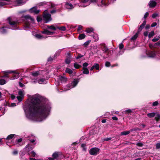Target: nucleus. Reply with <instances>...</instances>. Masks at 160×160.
<instances>
[{
  "label": "nucleus",
  "mask_w": 160,
  "mask_h": 160,
  "mask_svg": "<svg viewBox=\"0 0 160 160\" xmlns=\"http://www.w3.org/2000/svg\"><path fill=\"white\" fill-rule=\"evenodd\" d=\"M51 108V103L46 100H42L38 94L31 97L23 107L26 117L37 122L45 120L50 114Z\"/></svg>",
  "instance_id": "obj_1"
},
{
  "label": "nucleus",
  "mask_w": 160,
  "mask_h": 160,
  "mask_svg": "<svg viewBox=\"0 0 160 160\" xmlns=\"http://www.w3.org/2000/svg\"><path fill=\"white\" fill-rule=\"evenodd\" d=\"M25 19V25L24 27V30H28V28H30V22L33 23L34 20L33 18L29 15H27L24 17Z\"/></svg>",
  "instance_id": "obj_2"
},
{
  "label": "nucleus",
  "mask_w": 160,
  "mask_h": 160,
  "mask_svg": "<svg viewBox=\"0 0 160 160\" xmlns=\"http://www.w3.org/2000/svg\"><path fill=\"white\" fill-rule=\"evenodd\" d=\"M8 21L10 25V28L14 30H16L18 29L17 25L19 23L18 21L14 20L13 18L11 17L8 18Z\"/></svg>",
  "instance_id": "obj_3"
},
{
  "label": "nucleus",
  "mask_w": 160,
  "mask_h": 160,
  "mask_svg": "<svg viewBox=\"0 0 160 160\" xmlns=\"http://www.w3.org/2000/svg\"><path fill=\"white\" fill-rule=\"evenodd\" d=\"M107 0L105 2H103V0H90V2H89L90 3H97L98 6H107L109 4V3H107Z\"/></svg>",
  "instance_id": "obj_4"
},
{
  "label": "nucleus",
  "mask_w": 160,
  "mask_h": 160,
  "mask_svg": "<svg viewBox=\"0 0 160 160\" xmlns=\"http://www.w3.org/2000/svg\"><path fill=\"white\" fill-rule=\"evenodd\" d=\"M43 20L45 21V23L51 21L52 20L51 15L44 11L43 16Z\"/></svg>",
  "instance_id": "obj_5"
},
{
  "label": "nucleus",
  "mask_w": 160,
  "mask_h": 160,
  "mask_svg": "<svg viewBox=\"0 0 160 160\" xmlns=\"http://www.w3.org/2000/svg\"><path fill=\"white\" fill-rule=\"evenodd\" d=\"M4 73H13L15 74L14 75L12 78H11L12 79H14L18 78L19 77V73L17 72L16 71H3Z\"/></svg>",
  "instance_id": "obj_6"
},
{
  "label": "nucleus",
  "mask_w": 160,
  "mask_h": 160,
  "mask_svg": "<svg viewBox=\"0 0 160 160\" xmlns=\"http://www.w3.org/2000/svg\"><path fill=\"white\" fill-rule=\"evenodd\" d=\"M80 4L78 5L79 7H85L89 5L90 3L88 2L89 0H79Z\"/></svg>",
  "instance_id": "obj_7"
},
{
  "label": "nucleus",
  "mask_w": 160,
  "mask_h": 160,
  "mask_svg": "<svg viewBox=\"0 0 160 160\" xmlns=\"http://www.w3.org/2000/svg\"><path fill=\"white\" fill-rule=\"evenodd\" d=\"M78 81L77 80H74L71 84H69L68 85L67 88L68 89L65 90L64 91H66L69 90L70 88H72L75 87L78 83Z\"/></svg>",
  "instance_id": "obj_8"
},
{
  "label": "nucleus",
  "mask_w": 160,
  "mask_h": 160,
  "mask_svg": "<svg viewBox=\"0 0 160 160\" xmlns=\"http://www.w3.org/2000/svg\"><path fill=\"white\" fill-rule=\"evenodd\" d=\"M100 149L98 148H92L89 151V153L91 155H96L99 152Z\"/></svg>",
  "instance_id": "obj_9"
},
{
  "label": "nucleus",
  "mask_w": 160,
  "mask_h": 160,
  "mask_svg": "<svg viewBox=\"0 0 160 160\" xmlns=\"http://www.w3.org/2000/svg\"><path fill=\"white\" fill-rule=\"evenodd\" d=\"M18 94L20 96H17V98L19 102H21L23 97L24 94L23 92L22 91L20 90L18 91Z\"/></svg>",
  "instance_id": "obj_10"
},
{
  "label": "nucleus",
  "mask_w": 160,
  "mask_h": 160,
  "mask_svg": "<svg viewBox=\"0 0 160 160\" xmlns=\"http://www.w3.org/2000/svg\"><path fill=\"white\" fill-rule=\"evenodd\" d=\"M157 53L154 51H150L148 52L147 54L148 56L150 58H153L155 57Z\"/></svg>",
  "instance_id": "obj_11"
},
{
  "label": "nucleus",
  "mask_w": 160,
  "mask_h": 160,
  "mask_svg": "<svg viewBox=\"0 0 160 160\" xmlns=\"http://www.w3.org/2000/svg\"><path fill=\"white\" fill-rule=\"evenodd\" d=\"M29 11L31 13H33L34 14H36L40 12V10L37 9V7H34L31 8L30 9Z\"/></svg>",
  "instance_id": "obj_12"
},
{
  "label": "nucleus",
  "mask_w": 160,
  "mask_h": 160,
  "mask_svg": "<svg viewBox=\"0 0 160 160\" xmlns=\"http://www.w3.org/2000/svg\"><path fill=\"white\" fill-rule=\"evenodd\" d=\"M34 147V145H31V144H29L26 146L25 149H26V150L27 152H29L30 150L32 149Z\"/></svg>",
  "instance_id": "obj_13"
},
{
  "label": "nucleus",
  "mask_w": 160,
  "mask_h": 160,
  "mask_svg": "<svg viewBox=\"0 0 160 160\" xmlns=\"http://www.w3.org/2000/svg\"><path fill=\"white\" fill-rule=\"evenodd\" d=\"M8 28L7 27H3L0 28V33L2 34L6 33L7 32V28Z\"/></svg>",
  "instance_id": "obj_14"
},
{
  "label": "nucleus",
  "mask_w": 160,
  "mask_h": 160,
  "mask_svg": "<svg viewBox=\"0 0 160 160\" xmlns=\"http://www.w3.org/2000/svg\"><path fill=\"white\" fill-rule=\"evenodd\" d=\"M102 51L105 53H107V55L110 52V51L109 50L108 48L105 46H104L102 48Z\"/></svg>",
  "instance_id": "obj_15"
},
{
  "label": "nucleus",
  "mask_w": 160,
  "mask_h": 160,
  "mask_svg": "<svg viewBox=\"0 0 160 160\" xmlns=\"http://www.w3.org/2000/svg\"><path fill=\"white\" fill-rule=\"evenodd\" d=\"M65 7L67 9H72L75 6H73L71 3H66L65 5Z\"/></svg>",
  "instance_id": "obj_16"
},
{
  "label": "nucleus",
  "mask_w": 160,
  "mask_h": 160,
  "mask_svg": "<svg viewBox=\"0 0 160 160\" xmlns=\"http://www.w3.org/2000/svg\"><path fill=\"white\" fill-rule=\"evenodd\" d=\"M156 2L153 0H151L149 3V5L151 8L154 7L156 5Z\"/></svg>",
  "instance_id": "obj_17"
},
{
  "label": "nucleus",
  "mask_w": 160,
  "mask_h": 160,
  "mask_svg": "<svg viewBox=\"0 0 160 160\" xmlns=\"http://www.w3.org/2000/svg\"><path fill=\"white\" fill-rule=\"evenodd\" d=\"M42 33L43 34L50 35L54 33V32H50L47 29H45L42 31Z\"/></svg>",
  "instance_id": "obj_18"
},
{
  "label": "nucleus",
  "mask_w": 160,
  "mask_h": 160,
  "mask_svg": "<svg viewBox=\"0 0 160 160\" xmlns=\"http://www.w3.org/2000/svg\"><path fill=\"white\" fill-rule=\"evenodd\" d=\"M10 0H0V7L7 4L5 2H10Z\"/></svg>",
  "instance_id": "obj_19"
},
{
  "label": "nucleus",
  "mask_w": 160,
  "mask_h": 160,
  "mask_svg": "<svg viewBox=\"0 0 160 160\" xmlns=\"http://www.w3.org/2000/svg\"><path fill=\"white\" fill-rule=\"evenodd\" d=\"M98 133V131L97 128H94L91 130L90 132V134L91 135H93L96 134Z\"/></svg>",
  "instance_id": "obj_20"
},
{
  "label": "nucleus",
  "mask_w": 160,
  "mask_h": 160,
  "mask_svg": "<svg viewBox=\"0 0 160 160\" xmlns=\"http://www.w3.org/2000/svg\"><path fill=\"white\" fill-rule=\"evenodd\" d=\"M157 114V113L155 112H151V113H149L148 114H147V116L150 118H151L152 117H153L154 116H156V115Z\"/></svg>",
  "instance_id": "obj_21"
},
{
  "label": "nucleus",
  "mask_w": 160,
  "mask_h": 160,
  "mask_svg": "<svg viewBox=\"0 0 160 160\" xmlns=\"http://www.w3.org/2000/svg\"><path fill=\"white\" fill-rule=\"evenodd\" d=\"M83 72L82 73L83 74H89V72L88 69L85 67H83L82 68Z\"/></svg>",
  "instance_id": "obj_22"
},
{
  "label": "nucleus",
  "mask_w": 160,
  "mask_h": 160,
  "mask_svg": "<svg viewBox=\"0 0 160 160\" xmlns=\"http://www.w3.org/2000/svg\"><path fill=\"white\" fill-rule=\"evenodd\" d=\"M47 28L53 30H55L56 29V28L52 25H47Z\"/></svg>",
  "instance_id": "obj_23"
},
{
  "label": "nucleus",
  "mask_w": 160,
  "mask_h": 160,
  "mask_svg": "<svg viewBox=\"0 0 160 160\" xmlns=\"http://www.w3.org/2000/svg\"><path fill=\"white\" fill-rule=\"evenodd\" d=\"M35 36L37 38L39 39H42L43 38H47V37H44L43 36L41 35L38 34H36Z\"/></svg>",
  "instance_id": "obj_24"
},
{
  "label": "nucleus",
  "mask_w": 160,
  "mask_h": 160,
  "mask_svg": "<svg viewBox=\"0 0 160 160\" xmlns=\"http://www.w3.org/2000/svg\"><path fill=\"white\" fill-rule=\"evenodd\" d=\"M40 74V71L33 72H32V74L33 77H37Z\"/></svg>",
  "instance_id": "obj_25"
},
{
  "label": "nucleus",
  "mask_w": 160,
  "mask_h": 160,
  "mask_svg": "<svg viewBox=\"0 0 160 160\" xmlns=\"http://www.w3.org/2000/svg\"><path fill=\"white\" fill-rule=\"evenodd\" d=\"M52 157L54 159H57L58 157V152H54L52 155Z\"/></svg>",
  "instance_id": "obj_26"
},
{
  "label": "nucleus",
  "mask_w": 160,
  "mask_h": 160,
  "mask_svg": "<svg viewBox=\"0 0 160 160\" xmlns=\"http://www.w3.org/2000/svg\"><path fill=\"white\" fill-rule=\"evenodd\" d=\"M85 35L84 34L82 33L79 35L78 38L79 40H81L84 39L85 37Z\"/></svg>",
  "instance_id": "obj_27"
},
{
  "label": "nucleus",
  "mask_w": 160,
  "mask_h": 160,
  "mask_svg": "<svg viewBox=\"0 0 160 160\" xmlns=\"http://www.w3.org/2000/svg\"><path fill=\"white\" fill-rule=\"evenodd\" d=\"M28 152V154L29 155H31L32 157H34L36 155V153L33 151H32L31 152Z\"/></svg>",
  "instance_id": "obj_28"
},
{
  "label": "nucleus",
  "mask_w": 160,
  "mask_h": 160,
  "mask_svg": "<svg viewBox=\"0 0 160 160\" xmlns=\"http://www.w3.org/2000/svg\"><path fill=\"white\" fill-rule=\"evenodd\" d=\"M139 33V32H138L136 33L134 36H133L131 38V39L132 40H135L138 37V35Z\"/></svg>",
  "instance_id": "obj_29"
},
{
  "label": "nucleus",
  "mask_w": 160,
  "mask_h": 160,
  "mask_svg": "<svg viewBox=\"0 0 160 160\" xmlns=\"http://www.w3.org/2000/svg\"><path fill=\"white\" fill-rule=\"evenodd\" d=\"M93 29L92 28H87L85 31L87 32L90 33L93 32Z\"/></svg>",
  "instance_id": "obj_30"
},
{
  "label": "nucleus",
  "mask_w": 160,
  "mask_h": 160,
  "mask_svg": "<svg viewBox=\"0 0 160 160\" xmlns=\"http://www.w3.org/2000/svg\"><path fill=\"white\" fill-rule=\"evenodd\" d=\"M130 133L129 131H125L122 132L121 133V135H126Z\"/></svg>",
  "instance_id": "obj_31"
},
{
  "label": "nucleus",
  "mask_w": 160,
  "mask_h": 160,
  "mask_svg": "<svg viewBox=\"0 0 160 160\" xmlns=\"http://www.w3.org/2000/svg\"><path fill=\"white\" fill-rule=\"evenodd\" d=\"M45 79L43 78H41L38 80V82L39 84H42L45 83Z\"/></svg>",
  "instance_id": "obj_32"
},
{
  "label": "nucleus",
  "mask_w": 160,
  "mask_h": 160,
  "mask_svg": "<svg viewBox=\"0 0 160 160\" xmlns=\"http://www.w3.org/2000/svg\"><path fill=\"white\" fill-rule=\"evenodd\" d=\"M155 119L157 122L160 119V114L157 113L156 116L155 117Z\"/></svg>",
  "instance_id": "obj_33"
},
{
  "label": "nucleus",
  "mask_w": 160,
  "mask_h": 160,
  "mask_svg": "<svg viewBox=\"0 0 160 160\" xmlns=\"http://www.w3.org/2000/svg\"><path fill=\"white\" fill-rule=\"evenodd\" d=\"M59 79L60 80L63 82H65L67 80V79L65 77L62 76H60L59 77Z\"/></svg>",
  "instance_id": "obj_34"
},
{
  "label": "nucleus",
  "mask_w": 160,
  "mask_h": 160,
  "mask_svg": "<svg viewBox=\"0 0 160 160\" xmlns=\"http://www.w3.org/2000/svg\"><path fill=\"white\" fill-rule=\"evenodd\" d=\"M57 28L58 29L62 31H65L66 30V27L64 26L63 27H57Z\"/></svg>",
  "instance_id": "obj_35"
},
{
  "label": "nucleus",
  "mask_w": 160,
  "mask_h": 160,
  "mask_svg": "<svg viewBox=\"0 0 160 160\" xmlns=\"http://www.w3.org/2000/svg\"><path fill=\"white\" fill-rule=\"evenodd\" d=\"M94 68H95L96 69L98 70L99 68V65L97 63H95L93 65Z\"/></svg>",
  "instance_id": "obj_36"
},
{
  "label": "nucleus",
  "mask_w": 160,
  "mask_h": 160,
  "mask_svg": "<svg viewBox=\"0 0 160 160\" xmlns=\"http://www.w3.org/2000/svg\"><path fill=\"white\" fill-rule=\"evenodd\" d=\"M65 71L66 72L68 73L69 74H71L72 73V71L69 68H67L66 69Z\"/></svg>",
  "instance_id": "obj_37"
},
{
  "label": "nucleus",
  "mask_w": 160,
  "mask_h": 160,
  "mask_svg": "<svg viewBox=\"0 0 160 160\" xmlns=\"http://www.w3.org/2000/svg\"><path fill=\"white\" fill-rule=\"evenodd\" d=\"M6 81L3 79H0V85H3L5 84L6 83Z\"/></svg>",
  "instance_id": "obj_38"
},
{
  "label": "nucleus",
  "mask_w": 160,
  "mask_h": 160,
  "mask_svg": "<svg viewBox=\"0 0 160 160\" xmlns=\"http://www.w3.org/2000/svg\"><path fill=\"white\" fill-rule=\"evenodd\" d=\"M132 112V111L131 109H128L126 110L125 111H123V113L124 112L125 113H129Z\"/></svg>",
  "instance_id": "obj_39"
},
{
  "label": "nucleus",
  "mask_w": 160,
  "mask_h": 160,
  "mask_svg": "<svg viewBox=\"0 0 160 160\" xmlns=\"http://www.w3.org/2000/svg\"><path fill=\"white\" fill-rule=\"evenodd\" d=\"M74 67L76 69H78L81 67V66L79 65L77 63H75L74 64Z\"/></svg>",
  "instance_id": "obj_40"
},
{
  "label": "nucleus",
  "mask_w": 160,
  "mask_h": 160,
  "mask_svg": "<svg viewBox=\"0 0 160 160\" xmlns=\"http://www.w3.org/2000/svg\"><path fill=\"white\" fill-rule=\"evenodd\" d=\"M154 32L152 31L150 32L148 35V38H151L154 35Z\"/></svg>",
  "instance_id": "obj_41"
},
{
  "label": "nucleus",
  "mask_w": 160,
  "mask_h": 160,
  "mask_svg": "<svg viewBox=\"0 0 160 160\" xmlns=\"http://www.w3.org/2000/svg\"><path fill=\"white\" fill-rule=\"evenodd\" d=\"M23 0H17L16 2H17L18 4L25 3L26 2H23Z\"/></svg>",
  "instance_id": "obj_42"
},
{
  "label": "nucleus",
  "mask_w": 160,
  "mask_h": 160,
  "mask_svg": "<svg viewBox=\"0 0 160 160\" xmlns=\"http://www.w3.org/2000/svg\"><path fill=\"white\" fill-rule=\"evenodd\" d=\"M14 134H11L9 135L7 138V139L10 140L12 138L14 137Z\"/></svg>",
  "instance_id": "obj_43"
},
{
  "label": "nucleus",
  "mask_w": 160,
  "mask_h": 160,
  "mask_svg": "<svg viewBox=\"0 0 160 160\" xmlns=\"http://www.w3.org/2000/svg\"><path fill=\"white\" fill-rule=\"evenodd\" d=\"M140 130V129L139 128H132V129H131L129 131H130V132H132L133 131H136L137 130Z\"/></svg>",
  "instance_id": "obj_44"
},
{
  "label": "nucleus",
  "mask_w": 160,
  "mask_h": 160,
  "mask_svg": "<svg viewBox=\"0 0 160 160\" xmlns=\"http://www.w3.org/2000/svg\"><path fill=\"white\" fill-rule=\"evenodd\" d=\"M159 38H160V36L158 38H154L152 40V41L153 42H156L157 41Z\"/></svg>",
  "instance_id": "obj_45"
},
{
  "label": "nucleus",
  "mask_w": 160,
  "mask_h": 160,
  "mask_svg": "<svg viewBox=\"0 0 160 160\" xmlns=\"http://www.w3.org/2000/svg\"><path fill=\"white\" fill-rule=\"evenodd\" d=\"M144 26H142V24H141L138 28V32H139L141 31Z\"/></svg>",
  "instance_id": "obj_46"
},
{
  "label": "nucleus",
  "mask_w": 160,
  "mask_h": 160,
  "mask_svg": "<svg viewBox=\"0 0 160 160\" xmlns=\"http://www.w3.org/2000/svg\"><path fill=\"white\" fill-rule=\"evenodd\" d=\"M90 41H88L84 43V45L85 47H86L88 46L90 42Z\"/></svg>",
  "instance_id": "obj_47"
},
{
  "label": "nucleus",
  "mask_w": 160,
  "mask_h": 160,
  "mask_svg": "<svg viewBox=\"0 0 160 160\" xmlns=\"http://www.w3.org/2000/svg\"><path fill=\"white\" fill-rule=\"evenodd\" d=\"M105 65L107 67H108L110 66V63L109 62H106L105 63Z\"/></svg>",
  "instance_id": "obj_48"
},
{
  "label": "nucleus",
  "mask_w": 160,
  "mask_h": 160,
  "mask_svg": "<svg viewBox=\"0 0 160 160\" xmlns=\"http://www.w3.org/2000/svg\"><path fill=\"white\" fill-rule=\"evenodd\" d=\"M71 62V60L67 58L65 60V62L68 64H69Z\"/></svg>",
  "instance_id": "obj_49"
},
{
  "label": "nucleus",
  "mask_w": 160,
  "mask_h": 160,
  "mask_svg": "<svg viewBox=\"0 0 160 160\" xmlns=\"http://www.w3.org/2000/svg\"><path fill=\"white\" fill-rule=\"evenodd\" d=\"M158 16V14L156 13H154L152 14V17L153 18H155Z\"/></svg>",
  "instance_id": "obj_50"
},
{
  "label": "nucleus",
  "mask_w": 160,
  "mask_h": 160,
  "mask_svg": "<svg viewBox=\"0 0 160 160\" xmlns=\"http://www.w3.org/2000/svg\"><path fill=\"white\" fill-rule=\"evenodd\" d=\"M156 148L157 149H159L160 148V143H157L156 144Z\"/></svg>",
  "instance_id": "obj_51"
},
{
  "label": "nucleus",
  "mask_w": 160,
  "mask_h": 160,
  "mask_svg": "<svg viewBox=\"0 0 160 160\" xmlns=\"http://www.w3.org/2000/svg\"><path fill=\"white\" fill-rule=\"evenodd\" d=\"M139 147H142L143 144L141 142H138L136 144Z\"/></svg>",
  "instance_id": "obj_52"
},
{
  "label": "nucleus",
  "mask_w": 160,
  "mask_h": 160,
  "mask_svg": "<svg viewBox=\"0 0 160 160\" xmlns=\"http://www.w3.org/2000/svg\"><path fill=\"white\" fill-rule=\"evenodd\" d=\"M112 138H106L103 139V140L104 141H109L111 140Z\"/></svg>",
  "instance_id": "obj_53"
},
{
  "label": "nucleus",
  "mask_w": 160,
  "mask_h": 160,
  "mask_svg": "<svg viewBox=\"0 0 160 160\" xmlns=\"http://www.w3.org/2000/svg\"><path fill=\"white\" fill-rule=\"evenodd\" d=\"M158 104V101H155V102H154L152 103V106H157Z\"/></svg>",
  "instance_id": "obj_54"
},
{
  "label": "nucleus",
  "mask_w": 160,
  "mask_h": 160,
  "mask_svg": "<svg viewBox=\"0 0 160 160\" xmlns=\"http://www.w3.org/2000/svg\"><path fill=\"white\" fill-rule=\"evenodd\" d=\"M18 152L16 150H14L12 152V154L14 155H17L18 154Z\"/></svg>",
  "instance_id": "obj_55"
},
{
  "label": "nucleus",
  "mask_w": 160,
  "mask_h": 160,
  "mask_svg": "<svg viewBox=\"0 0 160 160\" xmlns=\"http://www.w3.org/2000/svg\"><path fill=\"white\" fill-rule=\"evenodd\" d=\"M16 105V104L15 103H11L10 104H9V106L10 107H13Z\"/></svg>",
  "instance_id": "obj_56"
},
{
  "label": "nucleus",
  "mask_w": 160,
  "mask_h": 160,
  "mask_svg": "<svg viewBox=\"0 0 160 160\" xmlns=\"http://www.w3.org/2000/svg\"><path fill=\"white\" fill-rule=\"evenodd\" d=\"M119 48L120 49H122L123 48V45L122 43H120L119 46Z\"/></svg>",
  "instance_id": "obj_57"
},
{
  "label": "nucleus",
  "mask_w": 160,
  "mask_h": 160,
  "mask_svg": "<svg viewBox=\"0 0 160 160\" xmlns=\"http://www.w3.org/2000/svg\"><path fill=\"white\" fill-rule=\"evenodd\" d=\"M157 25V23L156 22H153V23H152V24H151V27H155V26H156Z\"/></svg>",
  "instance_id": "obj_58"
},
{
  "label": "nucleus",
  "mask_w": 160,
  "mask_h": 160,
  "mask_svg": "<svg viewBox=\"0 0 160 160\" xmlns=\"http://www.w3.org/2000/svg\"><path fill=\"white\" fill-rule=\"evenodd\" d=\"M148 12H146L144 16V18L145 19H146L148 17Z\"/></svg>",
  "instance_id": "obj_59"
},
{
  "label": "nucleus",
  "mask_w": 160,
  "mask_h": 160,
  "mask_svg": "<svg viewBox=\"0 0 160 160\" xmlns=\"http://www.w3.org/2000/svg\"><path fill=\"white\" fill-rule=\"evenodd\" d=\"M42 20V18L41 17H37V21L38 22H40Z\"/></svg>",
  "instance_id": "obj_60"
},
{
  "label": "nucleus",
  "mask_w": 160,
  "mask_h": 160,
  "mask_svg": "<svg viewBox=\"0 0 160 160\" xmlns=\"http://www.w3.org/2000/svg\"><path fill=\"white\" fill-rule=\"evenodd\" d=\"M83 56V55H82L81 54H79L78 55L77 57H76V58L77 59H78L82 57Z\"/></svg>",
  "instance_id": "obj_61"
},
{
  "label": "nucleus",
  "mask_w": 160,
  "mask_h": 160,
  "mask_svg": "<svg viewBox=\"0 0 160 160\" xmlns=\"http://www.w3.org/2000/svg\"><path fill=\"white\" fill-rule=\"evenodd\" d=\"M88 65V63H87V62H85L83 63V67L85 68V67H87Z\"/></svg>",
  "instance_id": "obj_62"
},
{
  "label": "nucleus",
  "mask_w": 160,
  "mask_h": 160,
  "mask_svg": "<svg viewBox=\"0 0 160 160\" xmlns=\"http://www.w3.org/2000/svg\"><path fill=\"white\" fill-rule=\"evenodd\" d=\"M53 58L50 57H49L48 58V62H50V61H52L53 60Z\"/></svg>",
  "instance_id": "obj_63"
},
{
  "label": "nucleus",
  "mask_w": 160,
  "mask_h": 160,
  "mask_svg": "<svg viewBox=\"0 0 160 160\" xmlns=\"http://www.w3.org/2000/svg\"><path fill=\"white\" fill-rule=\"evenodd\" d=\"M148 32L146 31V32H144L143 35L145 36V37L147 36L148 35Z\"/></svg>",
  "instance_id": "obj_64"
}]
</instances>
